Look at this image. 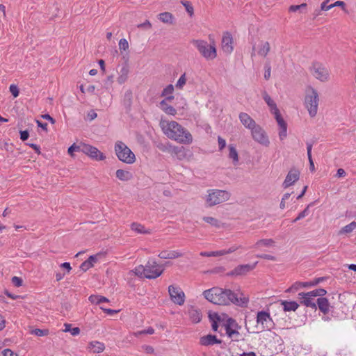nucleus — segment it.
I'll return each mask as SVG.
<instances>
[{
  "instance_id": "obj_1",
  "label": "nucleus",
  "mask_w": 356,
  "mask_h": 356,
  "mask_svg": "<svg viewBox=\"0 0 356 356\" xmlns=\"http://www.w3.org/2000/svg\"><path fill=\"white\" fill-rule=\"evenodd\" d=\"M204 297L209 302L219 305H228L233 303L240 307H247L249 302L248 298L241 293H238L230 289H224L220 287H213L203 292Z\"/></svg>"
},
{
  "instance_id": "obj_2",
  "label": "nucleus",
  "mask_w": 356,
  "mask_h": 356,
  "mask_svg": "<svg viewBox=\"0 0 356 356\" xmlns=\"http://www.w3.org/2000/svg\"><path fill=\"white\" fill-rule=\"evenodd\" d=\"M163 133L170 139L182 144H191L193 136L191 133L176 121L163 122L161 123Z\"/></svg>"
},
{
  "instance_id": "obj_3",
  "label": "nucleus",
  "mask_w": 356,
  "mask_h": 356,
  "mask_svg": "<svg viewBox=\"0 0 356 356\" xmlns=\"http://www.w3.org/2000/svg\"><path fill=\"white\" fill-rule=\"evenodd\" d=\"M222 326L225 327L227 337L233 341L238 342L244 340V338L242 337V335L239 332L241 326L238 325L235 319L227 317L225 321L222 323Z\"/></svg>"
},
{
  "instance_id": "obj_4",
  "label": "nucleus",
  "mask_w": 356,
  "mask_h": 356,
  "mask_svg": "<svg viewBox=\"0 0 356 356\" xmlns=\"http://www.w3.org/2000/svg\"><path fill=\"white\" fill-rule=\"evenodd\" d=\"M191 42L197 49L200 54L207 60H213L217 56L216 46L214 44H209L202 40H193Z\"/></svg>"
},
{
  "instance_id": "obj_5",
  "label": "nucleus",
  "mask_w": 356,
  "mask_h": 356,
  "mask_svg": "<svg viewBox=\"0 0 356 356\" xmlns=\"http://www.w3.org/2000/svg\"><path fill=\"white\" fill-rule=\"evenodd\" d=\"M208 195L206 197V203L208 207H213L227 201L230 197V194L224 190L211 189L207 191Z\"/></svg>"
},
{
  "instance_id": "obj_6",
  "label": "nucleus",
  "mask_w": 356,
  "mask_h": 356,
  "mask_svg": "<svg viewBox=\"0 0 356 356\" xmlns=\"http://www.w3.org/2000/svg\"><path fill=\"white\" fill-rule=\"evenodd\" d=\"M318 102V92L314 88L310 87L305 97V105L311 117H314L317 114Z\"/></svg>"
},
{
  "instance_id": "obj_7",
  "label": "nucleus",
  "mask_w": 356,
  "mask_h": 356,
  "mask_svg": "<svg viewBox=\"0 0 356 356\" xmlns=\"http://www.w3.org/2000/svg\"><path fill=\"white\" fill-rule=\"evenodd\" d=\"M115 152L116 156L121 161L127 164H132L136 161L135 154L122 141H118L115 145Z\"/></svg>"
},
{
  "instance_id": "obj_8",
  "label": "nucleus",
  "mask_w": 356,
  "mask_h": 356,
  "mask_svg": "<svg viewBox=\"0 0 356 356\" xmlns=\"http://www.w3.org/2000/svg\"><path fill=\"white\" fill-rule=\"evenodd\" d=\"M145 267V277L147 279H155L159 277L163 272L164 268L163 266L159 265L156 261L149 259Z\"/></svg>"
},
{
  "instance_id": "obj_9",
  "label": "nucleus",
  "mask_w": 356,
  "mask_h": 356,
  "mask_svg": "<svg viewBox=\"0 0 356 356\" xmlns=\"http://www.w3.org/2000/svg\"><path fill=\"white\" fill-rule=\"evenodd\" d=\"M257 323L260 325L257 326L259 327V330L257 332H262L264 330H270L274 326V323L272 318L268 312L265 311L258 312L257 315Z\"/></svg>"
},
{
  "instance_id": "obj_10",
  "label": "nucleus",
  "mask_w": 356,
  "mask_h": 356,
  "mask_svg": "<svg viewBox=\"0 0 356 356\" xmlns=\"http://www.w3.org/2000/svg\"><path fill=\"white\" fill-rule=\"evenodd\" d=\"M311 71L313 76L321 82H326L330 79L329 70L320 63H314Z\"/></svg>"
},
{
  "instance_id": "obj_11",
  "label": "nucleus",
  "mask_w": 356,
  "mask_h": 356,
  "mask_svg": "<svg viewBox=\"0 0 356 356\" xmlns=\"http://www.w3.org/2000/svg\"><path fill=\"white\" fill-rule=\"evenodd\" d=\"M250 130L252 137L256 142L265 147H268L269 145L270 141L268 137L266 131L260 125L257 124Z\"/></svg>"
},
{
  "instance_id": "obj_12",
  "label": "nucleus",
  "mask_w": 356,
  "mask_h": 356,
  "mask_svg": "<svg viewBox=\"0 0 356 356\" xmlns=\"http://www.w3.org/2000/svg\"><path fill=\"white\" fill-rule=\"evenodd\" d=\"M81 152L96 161H103L106 159V156L97 147L88 144L81 145Z\"/></svg>"
},
{
  "instance_id": "obj_13",
  "label": "nucleus",
  "mask_w": 356,
  "mask_h": 356,
  "mask_svg": "<svg viewBox=\"0 0 356 356\" xmlns=\"http://www.w3.org/2000/svg\"><path fill=\"white\" fill-rule=\"evenodd\" d=\"M327 279L326 277H321L315 278L314 280L309 282H296L291 287H289L286 291L293 292L298 291L301 287H312L319 284L321 282L325 281Z\"/></svg>"
},
{
  "instance_id": "obj_14",
  "label": "nucleus",
  "mask_w": 356,
  "mask_h": 356,
  "mask_svg": "<svg viewBox=\"0 0 356 356\" xmlns=\"http://www.w3.org/2000/svg\"><path fill=\"white\" fill-rule=\"evenodd\" d=\"M168 292L172 301L179 305H182L185 301L184 293L179 287L169 286Z\"/></svg>"
},
{
  "instance_id": "obj_15",
  "label": "nucleus",
  "mask_w": 356,
  "mask_h": 356,
  "mask_svg": "<svg viewBox=\"0 0 356 356\" xmlns=\"http://www.w3.org/2000/svg\"><path fill=\"white\" fill-rule=\"evenodd\" d=\"M257 264V261L253 264H242L238 265L235 267L232 270L228 272L227 273V276H239L244 275L247 274L248 272L252 270L256 265Z\"/></svg>"
},
{
  "instance_id": "obj_16",
  "label": "nucleus",
  "mask_w": 356,
  "mask_h": 356,
  "mask_svg": "<svg viewBox=\"0 0 356 356\" xmlns=\"http://www.w3.org/2000/svg\"><path fill=\"white\" fill-rule=\"evenodd\" d=\"M273 114H274L275 120L280 127L279 137L280 140H282L287 136V124L282 117L279 110L273 111Z\"/></svg>"
},
{
  "instance_id": "obj_17",
  "label": "nucleus",
  "mask_w": 356,
  "mask_h": 356,
  "mask_svg": "<svg viewBox=\"0 0 356 356\" xmlns=\"http://www.w3.org/2000/svg\"><path fill=\"white\" fill-rule=\"evenodd\" d=\"M300 177V171L296 168H292L288 172L284 181L282 184V186L284 188H287L288 187L293 185L296 181L299 179Z\"/></svg>"
},
{
  "instance_id": "obj_18",
  "label": "nucleus",
  "mask_w": 356,
  "mask_h": 356,
  "mask_svg": "<svg viewBox=\"0 0 356 356\" xmlns=\"http://www.w3.org/2000/svg\"><path fill=\"white\" fill-rule=\"evenodd\" d=\"M222 49L224 52L230 54L234 49L233 38L229 32H225L222 38Z\"/></svg>"
},
{
  "instance_id": "obj_19",
  "label": "nucleus",
  "mask_w": 356,
  "mask_h": 356,
  "mask_svg": "<svg viewBox=\"0 0 356 356\" xmlns=\"http://www.w3.org/2000/svg\"><path fill=\"white\" fill-rule=\"evenodd\" d=\"M222 340L218 339L216 335L207 334L200 337V344L204 346H213L214 344H220Z\"/></svg>"
},
{
  "instance_id": "obj_20",
  "label": "nucleus",
  "mask_w": 356,
  "mask_h": 356,
  "mask_svg": "<svg viewBox=\"0 0 356 356\" xmlns=\"http://www.w3.org/2000/svg\"><path fill=\"white\" fill-rule=\"evenodd\" d=\"M307 293L301 292L298 293V298L300 299V304L307 307H310L313 309H316V304L313 301L312 296H305Z\"/></svg>"
},
{
  "instance_id": "obj_21",
  "label": "nucleus",
  "mask_w": 356,
  "mask_h": 356,
  "mask_svg": "<svg viewBox=\"0 0 356 356\" xmlns=\"http://www.w3.org/2000/svg\"><path fill=\"white\" fill-rule=\"evenodd\" d=\"M238 118L242 124L249 129H251L252 127L257 124L255 121L246 113H240Z\"/></svg>"
},
{
  "instance_id": "obj_22",
  "label": "nucleus",
  "mask_w": 356,
  "mask_h": 356,
  "mask_svg": "<svg viewBox=\"0 0 356 356\" xmlns=\"http://www.w3.org/2000/svg\"><path fill=\"white\" fill-rule=\"evenodd\" d=\"M316 303L319 310L323 313V314H328L330 311V303L326 298H318L316 300Z\"/></svg>"
},
{
  "instance_id": "obj_23",
  "label": "nucleus",
  "mask_w": 356,
  "mask_h": 356,
  "mask_svg": "<svg viewBox=\"0 0 356 356\" xmlns=\"http://www.w3.org/2000/svg\"><path fill=\"white\" fill-rule=\"evenodd\" d=\"M115 175L118 179L123 181L131 180L134 177L133 174L130 171L122 169L117 170Z\"/></svg>"
},
{
  "instance_id": "obj_24",
  "label": "nucleus",
  "mask_w": 356,
  "mask_h": 356,
  "mask_svg": "<svg viewBox=\"0 0 356 356\" xmlns=\"http://www.w3.org/2000/svg\"><path fill=\"white\" fill-rule=\"evenodd\" d=\"M183 254L181 253H179V252L175 251V250H172V251L163 250L159 254V257L161 259H172L180 257Z\"/></svg>"
},
{
  "instance_id": "obj_25",
  "label": "nucleus",
  "mask_w": 356,
  "mask_h": 356,
  "mask_svg": "<svg viewBox=\"0 0 356 356\" xmlns=\"http://www.w3.org/2000/svg\"><path fill=\"white\" fill-rule=\"evenodd\" d=\"M188 315L190 319L195 323H199L202 319L201 312L199 309L194 308L193 307L188 309Z\"/></svg>"
},
{
  "instance_id": "obj_26",
  "label": "nucleus",
  "mask_w": 356,
  "mask_h": 356,
  "mask_svg": "<svg viewBox=\"0 0 356 356\" xmlns=\"http://www.w3.org/2000/svg\"><path fill=\"white\" fill-rule=\"evenodd\" d=\"M158 19L164 24H173L175 17L171 13L163 12L158 15Z\"/></svg>"
},
{
  "instance_id": "obj_27",
  "label": "nucleus",
  "mask_w": 356,
  "mask_h": 356,
  "mask_svg": "<svg viewBox=\"0 0 356 356\" xmlns=\"http://www.w3.org/2000/svg\"><path fill=\"white\" fill-rule=\"evenodd\" d=\"M281 305L283 306L284 312H294L299 307L298 303L296 301L281 300Z\"/></svg>"
},
{
  "instance_id": "obj_28",
  "label": "nucleus",
  "mask_w": 356,
  "mask_h": 356,
  "mask_svg": "<svg viewBox=\"0 0 356 356\" xmlns=\"http://www.w3.org/2000/svg\"><path fill=\"white\" fill-rule=\"evenodd\" d=\"M88 348H90L95 353H99L104 350L105 346L102 342L95 341L89 343Z\"/></svg>"
},
{
  "instance_id": "obj_29",
  "label": "nucleus",
  "mask_w": 356,
  "mask_h": 356,
  "mask_svg": "<svg viewBox=\"0 0 356 356\" xmlns=\"http://www.w3.org/2000/svg\"><path fill=\"white\" fill-rule=\"evenodd\" d=\"M159 105L161 109L166 114L170 115H175L177 114L176 109L172 106L168 105L165 101H161Z\"/></svg>"
},
{
  "instance_id": "obj_30",
  "label": "nucleus",
  "mask_w": 356,
  "mask_h": 356,
  "mask_svg": "<svg viewBox=\"0 0 356 356\" xmlns=\"http://www.w3.org/2000/svg\"><path fill=\"white\" fill-rule=\"evenodd\" d=\"M129 72V67L127 65L122 67L120 75L118 77V82L120 84L124 83L127 80Z\"/></svg>"
},
{
  "instance_id": "obj_31",
  "label": "nucleus",
  "mask_w": 356,
  "mask_h": 356,
  "mask_svg": "<svg viewBox=\"0 0 356 356\" xmlns=\"http://www.w3.org/2000/svg\"><path fill=\"white\" fill-rule=\"evenodd\" d=\"M88 300L92 304L95 305H101L103 302H109L108 298H106L104 296L99 295H91L90 296H89Z\"/></svg>"
},
{
  "instance_id": "obj_32",
  "label": "nucleus",
  "mask_w": 356,
  "mask_h": 356,
  "mask_svg": "<svg viewBox=\"0 0 356 356\" xmlns=\"http://www.w3.org/2000/svg\"><path fill=\"white\" fill-rule=\"evenodd\" d=\"M312 146H313V143H311V142L307 143V152L308 160L309 162V170L311 172H314L315 166H314V163L312 156Z\"/></svg>"
},
{
  "instance_id": "obj_33",
  "label": "nucleus",
  "mask_w": 356,
  "mask_h": 356,
  "mask_svg": "<svg viewBox=\"0 0 356 356\" xmlns=\"http://www.w3.org/2000/svg\"><path fill=\"white\" fill-rule=\"evenodd\" d=\"M270 50V46L268 42H262L259 49L258 50V54L266 57Z\"/></svg>"
},
{
  "instance_id": "obj_34",
  "label": "nucleus",
  "mask_w": 356,
  "mask_h": 356,
  "mask_svg": "<svg viewBox=\"0 0 356 356\" xmlns=\"http://www.w3.org/2000/svg\"><path fill=\"white\" fill-rule=\"evenodd\" d=\"M263 98L266 103L268 104V106L270 107L272 113L273 111H277L279 110L277 107L276 104L266 92L264 94Z\"/></svg>"
},
{
  "instance_id": "obj_35",
  "label": "nucleus",
  "mask_w": 356,
  "mask_h": 356,
  "mask_svg": "<svg viewBox=\"0 0 356 356\" xmlns=\"http://www.w3.org/2000/svg\"><path fill=\"white\" fill-rule=\"evenodd\" d=\"M356 228V222L353 221L350 224L342 227L339 232V235L346 234L352 232Z\"/></svg>"
},
{
  "instance_id": "obj_36",
  "label": "nucleus",
  "mask_w": 356,
  "mask_h": 356,
  "mask_svg": "<svg viewBox=\"0 0 356 356\" xmlns=\"http://www.w3.org/2000/svg\"><path fill=\"white\" fill-rule=\"evenodd\" d=\"M327 293L326 290L324 289H316L315 290H313L312 291L307 292V294H305V296H312V298L314 297H319V298H323V296Z\"/></svg>"
},
{
  "instance_id": "obj_37",
  "label": "nucleus",
  "mask_w": 356,
  "mask_h": 356,
  "mask_svg": "<svg viewBox=\"0 0 356 356\" xmlns=\"http://www.w3.org/2000/svg\"><path fill=\"white\" fill-rule=\"evenodd\" d=\"M131 228L133 231L138 233V234H149L150 233L149 231L145 229V227L140 223L133 222L131 225Z\"/></svg>"
},
{
  "instance_id": "obj_38",
  "label": "nucleus",
  "mask_w": 356,
  "mask_h": 356,
  "mask_svg": "<svg viewBox=\"0 0 356 356\" xmlns=\"http://www.w3.org/2000/svg\"><path fill=\"white\" fill-rule=\"evenodd\" d=\"M203 220L216 228H220L222 227V223L220 222V221L215 218L210 216H204L203 218Z\"/></svg>"
},
{
  "instance_id": "obj_39",
  "label": "nucleus",
  "mask_w": 356,
  "mask_h": 356,
  "mask_svg": "<svg viewBox=\"0 0 356 356\" xmlns=\"http://www.w3.org/2000/svg\"><path fill=\"white\" fill-rule=\"evenodd\" d=\"M229 158L233 160L234 163L238 161V152L233 145H229Z\"/></svg>"
},
{
  "instance_id": "obj_40",
  "label": "nucleus",
  "mask_w": 356,
  "mask_h": 356,
  "mask_svg": "<svg viewBox=\"0 0 356 356\" xmlns=\"http://www.w3.org/2000/svg\"><path fill=\"white\" fill-rule=\"evenodd\" d=\"M275 241L271 238L260 239L255 243L254 247L259 248L260 246H273Z\"/></svg>"
},
{
  "instance_id": "obj_41",
  "label": "nucleus",
  "mask_w": 356,
  "mask_h": 356,
  "mask_svg": "<svg viewBox=\"0 0 356 356\" xmlns=\"http://www.w3.org/2000/svg\"><path fill=\"white\" fill-rule=\"evenodd\" d=\"M134 273L140 277H145V267L143 265H139L136 266L134 270Z\"/></svg>"
},
{
  "instance_id": "obj_42",
  "label": "nucleus",
  "mask_w": 356,
  "mask_h": 356,
  "mask_svg": "<svg viewBox=\"0 0 356 356\" xmlns=\"http://www.w3.org/2000/svg\"><path fill=\"white\" fill-rule=\"evenodd\" d=\"M31 334L38 336V337H42L46 336L49 334V330L47 329H34L31 331Z\"/></svg>"
},
{
  "instance_id": "obj_43",
  "label": "nucleus",
  "mask_w": 356,
  "mask_h": 356,
  "mask_svg": "<svg viewBox=\"0 0 356 356\" xmlns=\"http://www.w3.org/2000/svg\"><path fill=\"white\" fill-rule=\"evenodd\" d=\"M174 92V86L172 84L168 85L162 91L161 96L164 97L172 95Z\"/></svg>"
},
{
  "instance_id": "obj_44",
  "label": "nucleus",
  "mask_w": 356,
  "mask_h": 356,
  "mask_svg": "<svg viewBox=\"0 0 356 356\" xmlns=\"http://www.w3.org/2000/svg\"><path fill=\"white\" fill-rule=\"evenodd\" d=\"M186 74L184 73L179 77L175 86L179 89H182V88L186 84Z\"/></svg>"
},
{
  "instance_id": "obj_45",
  "label": "nucleus",
  "mask_w": 356,
  "mask_h": 356,
  "mask_svg": "<svg viewBox=\"0 0 356 356\" xmlns=\"http://www.w3.org/2000/svg\"><path fill=\"white\" fill-rule=\"evenodd\" d=\"M131 99L132 92L130 90L126 92L124 97V104L129 107L131 104Z\"/></svg>"
},
{
  "instance_id": "obj_46",
  "label": "nucleus",
  "mask_w": 356,
  "mask_h": 356,
  "mask_svg": "<svg viewBox=\"0 0 356 356\" xmlns=\"http://www.w3.org/2000/svg\"><path fill=\"white\" fill-rule=\"evenodd\" d=\"M209 318L211 322H213V320L216 322H219L222 323L225 321L224 319H222L220 316H219L217 313H210L209 314Z\"/></svg>"
},
{
  "instance_id": "obj_47",
  "label": "nucleus",
  "mask_w": 356,
  "mask_h": 356,
  "mask_svg": "<svg viewBox=\"0 0 356 356\" xmlns=\"http://www.w3.org/2000/svg\"><path fill=\"white\" fill-rule=\"evenodd\" d=\"M172 152L177 156L179 159H181V158L184 156V149L183 147H175L172 149Z\"/></svg>"
},
{
  "instance_id": "obj_48",
  "label": "nucleus",
  "mask_w": 356,
  "mask_h": 356,
  "mask_svg": "<svg viewBox=\"0 0 356 356\" xmlns=\"http://www.w3.org/2000/svg\"><path fill=\"white\" fill-rule=\"evenodd\" d=\"M181 3L186 8V11L190 15V16H192L193 15L194 10L190 2L186 1H181Z\"/></svg>"
},
{
  "instance_id": "obj_49",
  "label": "nucleus",
  "mask_w": 356,
  "mask_h": 356,
  "mask_svg": "<svg viewBox=\"0 0 356 356\" xmlns=\"http://www.w3.org/2000/svg\"><path fill=\"white\" fill-rule=\"evenodd\" d=\"M308 213H309V209H308V207H307L302 211H301L294 220H292V222L293 223L296 222L298 220L305 218L306 216L308 215Z\"/></svg>"
},
{
  "instance_id": "obj_50",
  "label": "nucleus",
  "mask_w": 356,
  "mask_h": 356,
  "mask_svg": "<svg viewBox=\"0 0 356 356\" xmlns=\"http://www.w3.org/2000/svg\"><path fill=\"white\" fill-rule=\"evenodd\" d=\"M265 72H264V79L266 80H268L270 77L271 73V67L270 63H266L264 66Z\"/></svg>"
},
{
  "instance_id": "obj_51",
  "label": "nucleus",
  "mask_w": 356,
  "mask_h": 356,
  "mask_svg": "<svg viewBox=\"0 0 356 356\" xmlns=\"http://www.w3.org/2000/svg\"><path fill=\"white\" fill-rule=\"evenodd\" d=\"M307 7V3H303L300 5H292L289 7V10L290 12H296L301 8H305Z\"/></svg>"
},
{
  "instance_id": "obj_52",
  "label": "nucleus",
  "mask_w": 356,
  "mask_h": 356,
  "mask_svg": "<svg viewBox=\"0 0 356 356\" xmlns=\"http://www.w3.org/2000/svg\"><path fill=\"white\" fill-rule=\"evenodd\" d=\"M12 283L13 284L14 286H15L17 287H19V286H22L23 280L22 278H20L19 277L14 276L12 278Z\"/></svg>"
},
{
  "instance_id": "obj_53",
  "label": "nucleus",
  "mask_w": 356,
  "mask_h": 356,
  "mask_svg": "<svg viewBox=\"0 0 356 356\" xmlns=\"http://www.w3.org/2000/svg\"><path fill=\"white\" fill-rule=\"evenodd\" d=\"M92 267V264H91L89 261H88V260H86L85 261H83L80 266V268L84 272H86V270H88V269H90Z\"/></svg>"
},
{
  "instance_id": "obj_54",
  "label": "nucleus",
  "mask_w": 356,
  "mask_h": 356,
  "mask_svg": "<svg viewBox=\"0 0 356 356\" xmlns=\"http://www.w3.org/2000/svg\"><path fill=\"white\" fill-rule=\"evenodd\" d=\"M78 151H81V146H77L75 144H73L72 145H71L68 148V150H67L68 153L70 155H72L74 152H78Z\"/></svg>"
},
{
  "instance_id": "obj_55",
  "label": "nucleus",
  "mask_w": 356,
  "mask_h": 356,
  "mask_svg": "<svg viewBox=\"0 0 356 356\" xmlns=\"http://www.w3.org/2000/svg\"><path fill=\"white\" fill-rule=\"evenodd\" d=\"M119 47L120 49H127L129 48V43L127 40L124 38L121 39L119 42Z\"/></svg>"
},
{
  "instance_id": "obj_56",
  "label": "nucleus",
  "mask_w": 356,
  "mask_h": 356,
  "mask_svg": "<svg viewBox=\"0 0 356 356\" xmlns=\"http://www.w3.org/2000/svg\"><path fill=\"white\" fill-rule=\"evenodd\" d=\"M257 257L267 259V260H270V261L276 260V257L275 256H273L270 254H257Z\"/></svg>"
},
{
  "instance_id": "obj_57",
  "label": "nucleus",
  "mask_w": 356,
  "mask_h": 356,
  "mask_svg": "<svg viewBox=\"0 0 356 356\" xmlns=\"http://www.w3.org/2000/svg\"><path fill=\"white\" fill-rule=\"evenodd\" d=\"M10 91L14 97H17L19 95V91L15 85L10 86Z\"/></svg>"
},
{
  "instance_id": "obj_58",
  "label": "nucleus",
  "mask_w": 356,
  "mask_h": 356,
  "mask_svg": "<svg viewBox=\"0 0 356 356\" xmlns=\"http://www.w3.org/2000/svg\"><path fill=\"white\" fill-rule=\"evenodd\" d=\"M137 26L139 29H149L152 28V24L149 20H145V22L138 24Z\"/></svg>"
},
{
  "instance_id": "obj_59",
  "label": "nucleus",
  "mask_w": 356,
  "mask_h": 356,
  "mask_svg": "<svg viewBox=\"0 0 356 356\" xmlns=\"http://www.w3.org/2000/svg\"><path fill=\"white\" fill-rule=\"evenodd\" d=\"M1 354L3 356H18V355L16 353H14L10 349H4Z\"/></svg>"
},
{
  "instance_id": "obj_60",
  "label": "nucleus",
  "mask_w": 356,
  "mask_h": 356,
  "mask_svg": "<svg viewBox=\"0 0 356 356\" xmlns=\"http://www.w3.org/2000/svg\"><path fill=\"white\" fill-rule=\"evenodd\" d=\"M19 134H20V139L22 141L26 140L29 137V132L27 130L20 131Z\"/></svg>"
},
{
  "instance_id": "obj_61",
  "label": "nucleus",
  "mask_w": 356,
  "mask_h": 356,
  "mask_svg": "<svg viewBox=\"0 0 356 356\" xmlns=\"http://www.w3.org/2000/svg\"><path fill=\"white\" fill-rule=\"evenodd\" d=\"M100 309L103 310L105 313L109 314V315H113L115 314H117L118 312V310H114L111 309H107L105 308L104 306H100Z\"/></svg>"
},
{
  "instance_id": "obj_62",
  "label": "nucleus",
  "mask_w": 356,
  "mask_h": 356,
  "mask_svg": "<svg viewBox=\"0 0 356 356\" xmlns=\"http://www.w3.org/2000/svg\"><path fill=\"white\" fill-rule=\"evenodd\" d=\"M218 147H219L220 150H222L223 148H225V147L226 145V141L225 139H223L220 136H218Z\"/></svg>"
},
{
  "instance_id": "obj_63",
  "label": "nucleus",
  "mask_w": 356,
  "mask_h": 356,
  "mask_svg": "<svg viewBox=\"0 0 356 356\" xmlns=\"http://www.w3.org/2000/svg\"><path fill=\"white\" fill-rule=\"evenodd\" d=\"M242 246L241 245H234L232 246H231L229 249L227 250H225L226 251V254H231L234 252H235L236 250H238L239 248H241Z\"/></svg>"
},
{
  "instance_id": "obj_64",
  "label": "nucleus",
  "mask_w": 356,
  "mask_h": 356,
  "mask_svg": "<svg viewBox=\"0 0 356 356\" xmlns=\"http://www.w3.org/2000/svg\"><path fill=\"white\" fill-rule=\"evenodd\" d=\"M88 261H89L91 264H92V266H94V264L96 263L98 260V254L95 255H91L88 257L87 259Z\"/></svg>"
}]
</instances>
